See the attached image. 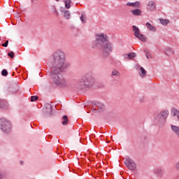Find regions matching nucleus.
<instances>
[{"label": "nucleus", "instance_id": "nucleus-1", "mask_svg": "<svg viewBox=\"0 0 179 179\" xmlns=\"http://www.w3.org/2000/svg\"><path fill=\"white\" fill-rule=\"evenodd\" d=\"M92 48L100 51L103 58H107L113 52V43L108 42V36L104 33L96 34L95 40L92 42Z\"/></svg>", "mask_w": 179, "mask_h": 179}, {"label": "nucleus", "instance_id": "nucleus-2", "mask_svg": "<svg viewBox=\"0 0 179 179\" xmlns=\"http://www.w3.org/2000/svg\"><path fill=\"white\" fill-rule=\"evenodd\" d=\"M66 56L62 50H57L50 57V62L52 66L59 71H65L71 66V63L65 62Z\"/></svg>", "mask_w": 179, "mask_h": 179}, {"label": "nucleus", "instance_id": "nucleus-3", "mask_svg": "<svg viewBox=\"0 0 179 179\" xmlns=\"http://www.w3.org/2000/svg\"><path fill=\"white\" fill-rule=\"evenodd\" d=\"M96 83V79L91 71L85 73L80 77L76 85L78 90H85V89H92Z\"/></svg>", "mask_w": 179, "mask_h": 179}, {"label": "nucleus", "instance_id": "nucleus-4", "mask_svg": "<svg viewBox=\"0 0 179 179\" xmlns=\"http://www.w3.org/2000/svg\"><path fill=\"white\" fill-rule=\"evenodd\" d=\"M59 72H62V71L55 69L50 72V78L56 86L59 87H66V80Z\"/></svg>", "mask_w": 179, "mask_h": 179}, {"label": "nucleus", "instance_id": "nucleus-5", "mask_svg": "<svg viewBox=\"0 0 179 179\" xmlns=\"http://www.w3.org/2000/svg\"><path fill=\"white\" fill-rule=\"evenodd\" d=\"M0 129L4 134H10L12 131V124L5 118L0 119Z\"/></svg>", "mask_w": 179, "mask_h": 179}, {"label": "nucleus", "instance_id": "nucleus-6", "mask_svg": "<svg viewBox=\"0 0 179 179\" xmlns=\"http://www.w3.org/2000/svg\"><path fill=\"white\" fill-rule=\"evenodd\" d=\"M167 117H169V110H163L158 113V115L155 117V122H157V124H164V122H166Z\"/></svg>", "mask_w": 179, "mask_h": 179}, {"label": "nucleus", "instance_id": "nucleus-7", "mask_svg": "<svg viewBox=\"0 0 179 179\" xmlns=\"http://www.w3.org/2000/svg\"><path fill=\"white\" fill-rule=\"evenodd\" d=\"M132 29L134 33V36L136 37V38H138L141 41H143V43H146V37H145V35L141 34V29L135 25L132 26Z\"/></svg>", "mask_w": 179, "mask_h": 179}, {"label": "nucleus", "instance_id": "nucleus-8", "mask_svg": "<svg viewBox=\"0 0 179 179\" xmlns=\"http://www.w3.org/2000/svg\"><path fill=\"white\" fill-rule=\"evenodd\" d=\"M124 164L129 169V170H135L136 169V163L134 160L131 159L129 157H127L124 161Z\"/></svg>", "mask_w": 179, "mask_h": 179}, {"label": "nucleus", "instance_id": "nucleus-9", "mask_svg": "<svg viewBox=\"0 0 179 179\" xmlns=\"http://www.w3.org/2000/svg\"><path fill=\"white\" fill-rule=\"evenodd\" d=\"M92 104H93V106H95V107H98L97 111H104V110H106V106L104 105V103H101V102H99L97 101H92Z\"/></svg>", "mask_w": 179, "mask_h": 179}, {"label": "nucleus", "instance_id": "nucleus-10", "mask_svg": "<svg viewBox=\"0 0 179 179\" xmlns=\"http://www.w3.org/2000/svg\"><path fill=\"white\" fill-rule=\"evenodd\" d=\"M156 9V3L153 1H150L148 2L147 6V10L150 12H152Z\"/></svg>", "mask_w": 179, "mask_h": 179}, {"label": "nucleus", "instance_id": "nucleus-11", "mask_svg": "<svg viewBox=\"0 0 179 179\" xmlns=\"http://www.w3.org/2000/svg\"><path fill=\"white\" fill-rule=\"evenodd\" d=\"M124 59H132V58H135L136 57V53L135 52H130L129 54L123 55Z\"/></svg>", "mask_w": 179, "mask_h": 179}, {"label": "nucleus", "instance_id": "nucleus-12", "mask_svg": "<svg viewBox=\"0 0 179 179\" xmlns=\"http://www.w3.org/2000/svg\"><path fill=\"white\" fill-rule=\"evenodd\" d=\"M131 13H132L133 16H141L142 15V10H141L139 8L131 10Z\"/></svg>", "mask_w": 179, "mask_h": 179}, {"label": "nucleus", "instance_id": "nucleus-13", "mask_svg": "<svg viewBox=\"0 0 179 179\" xmlns=\"http://www.w3.org/2000/svg\"><path fill=\"white\" fill-rule=\"evenodd\" d=\"M127 6H132L133 8H139L141 6V2L136 1L134 3H127Z\"/></svg>", "mask_w": 179, "mask_h": 179}, {"label": "nucleus", "instance_id": "nucleus-14", "mask_svg": "<svg viewBox=\"0 0 179 179\" xmlns=\"http://www.w3.org/2000/svg\"><path fill=\"white\" fill-rule=\"evenodd\" d=\"M171 128L172 131L177 135L178 138H179V127L174 126V125H171Z\"/></svg>", "mask_w": 179, "mask_h": 179}, {"label": "nucleus", "instance_id": "nucleus-15", "mask_svg": "<svg viewBox=\"0 0 179 179\" xmlns=\"http://www.w3.org/2000/svg\"><path fill=\"white\" fill-rule=\"evenodd\" d=\"M174 54V51L171 48H166L165 49V55H166L167 57H170V55H173Z\"/></svg>", "mask_w": 179, "mask_h": 179}, {"label": "nucleus", "instance_id": "nucleus-16", "mask_svg": "<svg viewBox=\"0 0 179 179\" xmlns=\"http://www.w3.org/2000/svg\"><path fill=\"white\" fill-rule=\"evenodd\" d=\"M62 120H63V121L62 122V124L64 126L68 125V123L69 122V120L68 119V116L66 115H64V116H62Z\"/></svg>", "mask_w": 179, "mask_h": 179}, {"label": "nucleus", "instance_id": "nucleus-17", "mask_svg": "<svg viewBox=\"0 0 179 179\" xmlns=\"http://www.w3.org/2000/svg\"><path fill=\"white\" fill-rule=\"evenodd\" d=\"M8 107V102L3 99H0V108H6Z\"/></svg>", "mask_w": 179, "mask_h": 179}, {"label": "nucleus", "instance_id": "nucleus-18", "mask_svg": "<svg viewBox=\"0 0 179 179\" xmlns=\"http://www.w3.org/2000/svg\"><path fill=\"white\" fill-rule=\"evenodd\" d=\"M141 72L139 75L141 78H146V70L143 67H140Z\"/></svg>", "mask_w": 179, "mask_h": 179}, {"label": "nucleus", "instance_id": "nucleus-19", "mask_svg": "<svg viewBox=\"0 0 179 179\" xmlns=\"http://www.w3.org/2000/svg\"><path fill=\"white\" fill-rule=\"evenodd\" d=\"M146 27H148V29H149V30H150L151 31H156V28L155 27L152 26V24H150V22H147L145 24Z\"/></svg>", "mask_w": 179, "mask_h": 179}, {"label": "nucleus", "instance_id": "nucleus-20", "mask_svg": "<svg viewBox=\"0 0 179 179\" xmlns=\"http://www.w3.org/2000/svg\"><path fill=\"white\" fill-rule=\"evenodd\" d=\"M71 0H64L66 9H69L71 8Z\"/></svg>", "mask_w": 179, "mask_h": 179}, {"label": "nucleus", "instance_id": "nucleus-21", "mask_svg": "<svg viewBox=\"0 0 179 179\" xmlns=\"http://www.w3.org/2000/svg\"><path fill=\"white\" fill-rule=\"evenodd\" d=\"M45 108L46 110H49V113H50V114H52V105L47 103L45 105Z\"/></svg>", "mask_w": 179, "mask_h": 179}, {"label": "nucleus", "instance_id": "nucleus-22", "mask_svg": "<svg viewBox=\"0 0 179 179\" xmlns=\"http://www.w3.org/2000/svg\"><path fill=\"white\" fill-rule=\"evenodd\" d=\"M156 173L159 176H164V171H163L162 169H157L156 170Z\"/></svg>", "mask_w": 179, "mask_h": 179}, {"label": "nucleus", "instance_id": "nucleus-23", "mask_svg": "<svg viewBox=\"0 0 179 179\" xmlns=\"http://www.w3.org/2000/svg\"><path fill=\"white\" fill-rule=\"evenodd\" d=\"M64 17L66 19H69L71 17V13H69V10L64 11Z\"/></svg>", "mask_w": 179, "mask_h": 179}, {"label": "nucleus", "instance_id": "nucleus-24", "mask_svg": "<svg viewBox=\"0 0 179 179\" xmlns=\"http://www.w3.org/2000/svg\"><path fill=\"white\" fill-rule=\"evenodd\" d=\"M170 21H169V20H163L161 19L160 20V22L162 23V24H164V26H166V24H169Z\"/></svg>", "mask_w": 179, "mask_h": 179}, {"label": "nucleus", "instance_id": "nucleus-25", "mask_svg": "<svg viewBox=\"0 0 179 179\" xmlns=\"http://www.w3.org/2000/svg\"><path fill=\"white\" fill-rule=\"evenodd\" d=\"M120 72L117 70H113L112 71V76H120Z\"/></svg>", "mask_w": 179, "mask_h": 179}, {"label": "nucleus", "instance_id": "nucleus-26", "mask_svg": "<svg viewBox=\"0 0 179 179\" xmlns=\"http://www.w3.org/2000/svg\"><path fill=\"white\" fill-rule=\"evenodd\" d=\"M2 76H8V70L7 69H3L1 71Z\"/></svg>", "mask_w": 179, "mask_h": 179}, {"label": "nucleus", "instance_id": "nucleus-27", "mask_svg": "<svg viewBox=\"0 0 179 179\" xmlns=\"http://www.w3.org/2000/svg\"><path fill=\"white\" fill-rule=\"evenodd\" d=\"M171 113H172V114H173V117H176V115L177 114H178V110H177V109H173V110H171Z\"/></svg>", "mask_w": 179, "mask_h": 179}, {"label": "nucleus", "instance_id": "nucleus-28", "mask_svg": "<svg viewBox=\"0 0 179 179\" xmlns=\"http://www.w3.org/2000/svg\"><path fill=\"white\" fill-rule=\"evenodd\" d=\"M38 100V97L37 96H31V101H37Z\"/></svg>", "mask_w": 179, "mask_h": 179}, {"label": "nucleus", "instance_id": "nucleus-29", "mask_svg": "<svg viewBox=\"0 0 179 179\" xmlns=\"http://www.w3.org/2000/svg\"><path fill=\"white\" fill-rule=\"evenodd\" d=\"M8 56L10 57V58H15V52L11 51L8 53Z\"/></svg>", "mask_w": 179, "mask_h": 179}, {"label": "nucleus", "instance_id": "nucleus-30", "mask_svg": "<svg viewBox=\"0 0 179 179\" xmlns=\"http://www.w3.org/2000/svg\"><path fill=\"white\" fill-rule=\"evenodd\" d=\"M80 19L82 23H85L86 22V20H85V17H84L83 14H82Z\"/></svg>", "mask_w": 179, "mask_h": 179}, {"label": "nucleus", "instance_id": "nucleus-31", "mask_svg": "<svg viewBox=\"0 0 179 179\" xmlns=\"http://www.w3.org/2000/svg\"><path fill=\"white\" fill-rule=\"evenodd\" d=\"M9 44V41H6V42L4 43H2L1 45L2 47H8V45Z\"/></svg>", "mask_w": 179, "mask_h": 179}, {"label": "nucleus", "instance_id": "nucleus-32", "mask_svg": "<svg viewBox=\"0 0 179 179\" xmlns=\"http://www.w3.org/2000/svg\"><path fill=\"white\" fill-rule=\"evenodd\" d=\"M144 52H145L146 58H148V59H149V51H148L147 50H145Z\"/></svg>", "mask_w": 179, "mask_h": 179}, {"label": "nucleus", "instance_id": "nucleus-33", "mask_svg": "<svg viewBox=\"0 0 179 179\" xmlns=\"http://www.w3.org/2000/svg\"><path fill=\"white\" fill-rule=\"evenodd\" d=\"M176 168L179 171V162H178L176 165Z\"/></svg>", "mask_w": 179, "mask_h": 179}, {"label": "nucleus", "instance_id": "nucleus-34", "mask_svg": "<svg viewBox=\"0 0 179 179\" xmlns=\"http://www.w3.org/2000/svg\"><path fill=\"white\" fill-rule=\"evenodd\" d=\"M139 68L141 69V66H139L138 64L136 65V69H139Z\"/></svg>", "mask_w": 179, "mask_h": 179}, {"label": "nucleus", "instance_id": "nucleus-35", "mask_svg": "<svg viewBox=\"0 0 179 179\" xmlns=\"http://www.w3.org/2000/svg\"><path fill=\"white\" fill-rule=\"evenodd\" d=\"M12 93H16L17 92V90H12Z\"/></svg>", "mask_w": 179, "mask_h": 179}, {"label": "nucleus", "instance_id": "nucleus-36", "mask_svg": "<svg viewBox=\"0 0 179 179\" xmlns=\"http://www.w3.org/2000/svg\"><path fill=\"white\" fill-rule=\"evenodd\" d=\"M20 163L21 165H23V163H24V162H23V161H20Z\"/></svg>", "mask_w": 179, "mask_h": 179}, {"label": "nucleus", "instance_id": "nucleus-37", "mask_svg": "<svg viewBox=\"0 0 179 179\" xmlns=\"http://www.w3.org/2000/svg\"><path fill=\"white\" fill-rule=\"evenodd\" d=\"M0 179H2V174L0 173Z\"/></svg>", "mask_w": 179, "mask_h": 179}, {"label": "nucleus", "instance_id": "nucleus-38", "mask_svg": "<svg viewBox=\"0 0 179 179\" xmlns=\"http://www.w3.org/2000/svg\"><path fill=\"white\" fill-rule=\"evenodd\" d=\"M177 117H178V120H179V114L178 115V116H177Z\"/></svg>", "mask_w": 179, "mask_h": 179}, {"label": "nucleus", "instance_id": "nucleus-39", "mask_svg": "<svg viewBox=\"0 0 179 179\" xmlns=\"http://www.w3.org/2000/svg\"><path fill=\"white\" fill-rule=\"evenodd\" d=\"M55 1H57V2H59V0H55Z\"/></svg>", "mask_w": 179, "mask_h": 179}, {"label": "nucleus", "instance_id": "nucleus-40", "mask_svg": "<svg viewBox=\"0 0 179 179\" xmlns=\"http://www.w3.org/2000/svg\"><path fill=\"white\" fill-rule=\"evenodd\" d=\"M13 75H15V73H13L12 76H13Z\"/></svg>", "mask_w": 179, "mask_h": 179}, {"label": "nucleus", "instance_id": "nucleus-41", "mask_svg": "<svg viewBox=\"0 0 179 179\" xmlns=\"http://www.w3.org/2000/svg\"><path fill=\"white\" fill-rule=\"evenodd\" d=\"M177 1H178V0H174L175 2H177Z\"/></svg>", "mask_w": 179, "mask_h": 179}, {"label": "nucleus", "instance_id": "nucleus-42", "mask_svg": "<svg viewBox=\"0 0 179 179\" xmlns=\"http://www.w3.org/2000/svg\"><path fill=\"white\" fill-rule=\"evenodd\" d=\"M178 114L179 115V110H178Z\"/></svg>", "mask_w": 179, "mask_h": 179}, {"label": "nucleus", "instance_id": "nucleus-43", "mask_svg": "<svg viewBox=\"0 0 179 179\" xmlns=\"http://www.w3.org/2000/svg\"><path fill=\"white\" fill-rule=\"evenodd\" d=\"M16 87H17V85H16Z\"/></svg>", "mask_w": 179, "mask_h": 179}]
</instances>
